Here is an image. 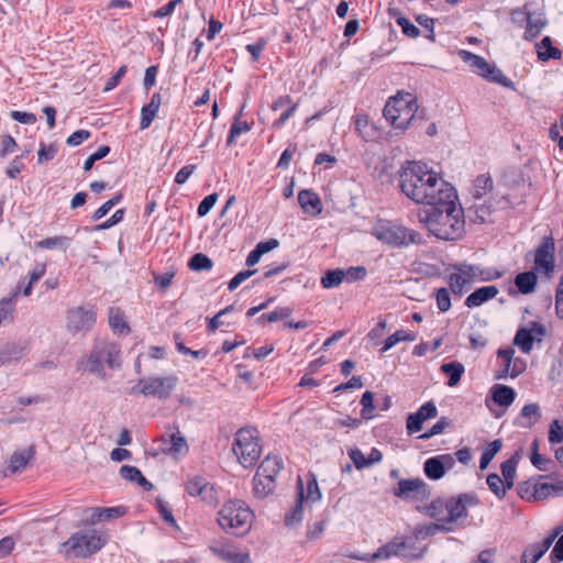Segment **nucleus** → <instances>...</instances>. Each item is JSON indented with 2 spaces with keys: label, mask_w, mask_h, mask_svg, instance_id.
Returning <instances> with one entry per match:
<instances>
[{
  "label": "nucleus",
  "mask_w": 563,
  "mask_h": 563,
  "mask_svg": "<svg viewBox=\"0 0 563 563\" xmlns=\"http://www.w3.org/2000/svg\"><path fill=\"white\" fill-rule=\"evenodd\" d=\"M401 191L412 201L433 207V211H456V189L422 162L407 161L399 172Z\"/></svg>",
  "instance_id": "obj_1"
},
{
  "label": "nucleus",
  "mask_w": 563,
  "mask_h": 563,
  "mask_svg": "<svg viewBox=\"0 0 563 563\" xmlns=\"http://www.w3.org/2000/svg\"><path fill=\"white\" fill-rule=\"evenodd\" d=\"M479 505L475 493H463L448 499L438 498L427 508L428 515L437 520L435 529L452 531L453 525L468 516V508Z\"/></svg>",
  "instance_id": "obj_2"
},
{
  "label": "nucleus",
  "mask_w": 563,
  "mask_h": 563,
  "mask_svg": "<svg viewBox=\"0 0 563 563\" xmlns=\"http://www.w3.org/2000/svg\"><path fill=\"white\" fill-rule=\"evenodd\" d=\"M371 233L377 241L395 249L422 243L420 233L388 219H377L372 225Z\"/></svg>",
  "instance_id": "obj_3"
},
{
  "label": "nucleus",
  "mask_w": 563,
  "mask_h": 563,
  "mask_svg": "<svg viewBox=\"0 0 563 563\" xmlns=\"http://www.w3.org/2000/svg\"><path fill=\"white\" fill-rule=\"evenodd\" d=\"M253 511L242 500L225 503L218 512L217 521L220 528L228 534L243 536L252 527Z\"/></svg>",
  "instance_id": "obj_4"
},
{
  "label": "nucleus",
  "mask_w": 563,
  "mask_h": 563,
  "mask_svg": "<svg viewBox=\"0 0 563 563\" xmlns=\"http://www.w3.org/2000/svg\"><path fill=\"white\" fill-rule=\"evenodd\" d=\"M464 213H426L420 220L442 240L460 239L465 230Z\"/></svg>",
  "instance_id": "obj_5"
},
{
  "label": "nucleus",
  "mask_w": 563,
  "mask_h": 563,
  "mask_svg": "<svg viewBox=\"0 0 563 563\" xmlns=\"http://www.w3.org/2000/svg\"><path fill=\"white\" fill-rule=\"evenodd\" d=\"M232 451L243 467L254 466L262 453L258 431L255 428L238 430Z\"/></svg>",
  "instance_id": "obj_6"
},
{
  "label": "nucleus",
  "mask_w": 563,
  "mask_h": 563,
  "mask_svg": "<svg viewBox=\"0 0 563 563\" xmlns=\"http://www.w3.org/2000/svg\"><path fill=\"white\" fill-rule=\"evenodd\" d=\"M120 354V346L117 343L99 341L89 355L87 368L90 373L104 378L103 366L119 368L121 366Z\"/></svg>",
  "instance_id": "obj_7"
},
{
  "label": "nucleus",
  "mask_w": 563,
  "mask_h": 563,
  "mask_svg": "<svg viewBox=\"0 0 563 563\" xmlns=\"http://www.w3.org/2000/svg\"><path fill=\"white\" fill-rule=\"evenodd\" d=\"M107 542L97 530L89 529L74 533L63 543L67 555L87 558L98 552Z\"/></svg>",
  "instance_id": "obj_8"
},
{
  "label": "nucleus",
  "mask_w": 563,
  "mask_h": 563,
  "mask_svg": "<svg viewBox=\"0 0 563 563\" xmlns=\"http://www.w3.org/2000/svg\"><path fill=\"white\" fill-rule=\"evenodd\" d=\"M494 181L489 174H481L478 175L472 184L470 189V194L473 199L478 200L484 198L486 195L492 194L489 201L487 205H484L488 210L490 209H499L507 210L516 208V203L512 202L509 198V195L493 194Z\"/></svg>",
  "instance_id": "obj_9"
},
{
  "label": "nucleus",
  "mask_w": 563,
  "mask_h": 563,
  "mask_svg": "<svg viewBox=\"0 0 563 563\" xmlns=\"http://www.w3.org/2000/svg\"><path fill=\"white\" fill-rule=\"evenodd\" d=\"M459 55L464 63H468L485 79L506 88H514V82L498 67L488 64L482 56L465 49L460 51Z\"/></svg>",
  "instance_id": "obj_10"
},
{
  "label": "nucleus",
  "mask_w": 563,
  "mask_h": 563,
  "mask_svg": "<svg viewBox=\"0 0 563 563\" xmlns=\"http://www.w3.org/2000/svg\"><path fill=\"white\" fill-rule=\"evenodd\" d=\"M178 384L176 375L165 377H150L139 380L137 385L131 389V394H142L144 396H153L158 399H167Z\"/></svg>",
  "instance_id": "obj_11"
},
{
  "label": "nucleus",
  "mask_w": 563,
  "mask_h": 563,
  "mask_svg": "<svg viewBox=\"0 0 563 563\" xmlns=\"http://www.w3.org/2000/svg\"><path fill=\"white\" fill-rule=\"evenodd\" d=\"M475 271L476 269L473 267V264H468L466 262L449 267L448 284L450 286V290L456 296H463L472 283L475 282Z\"/></svg>",
  "instance_id": "obj_12"
},
{
  "label": "nucleus",
  "mask_w": 563,
  "mask_h": 563,
  "mask_svg": "<svg viewBox=\"0 0 563 563\" xmlns=\"http://www.w3.org/2000/svg\"><path fill=\"white\" fill-rule=\"evenodd\" d=\"M185 489L190 496L199 497L202 503L210 506H216L219 500L216 486L200 475L189 476Z\"/></svg>",
  "instance_id": "obj_13"
},
{
  "label": "nucleus",
  "mask_w": 563,
  "mask_h": 563,
  "mask_svg": "<svg viewBox=\"0 0 563 563\" xmlns=\"http://www.w3.org/2000/svg\"><path fill=\"white\" fill-rule=\"evenodd\" d=\"M534 269L551 278L555 269V244L552 238H543L536 249Z\"/></svg>",
  "instance_id": "obj_14"
},
{
  "label": "nucleus",
  "mask_w": 563,
  "mask_h": 563,
  "mask_svg": "<svg viewBox=\"0 0 563 563\" xmlns=\"http://www.w3.org/2000/svg\"><path fill=\"white\" fill-rule=\"evenodd\" d=\"M545 335L543 324L531 321L527 327L519 328L514 338V344L517 345L522 353L528 354L533 347V342H541Z\"/></svg>",
  "instance_id": "obj_15"
},
{
  "label": "nucleus",
  "mask_w": 563,
  "mask_h": 563,
  "mask_svg": "<svg viewBox=\"0 0 563 563\" xmlns=\"http://www.w3.org/2000/svg\"><path fill=\"white\" fill-rule=\"evenodd\" d=\"M212 554L224 563H252L250 553L233 543L214 541L209 547Z\"/></svg>",
  "instance_id": "obj_16"
},
{
  "label": "nucleus",
  "mask_w": 563,
  "mask_h": 563,
  "mask_svg": "<svg viewBox=\"0 0 563 563\" xmlns=\"http://www.w3.org/2000/svg\"><path fill=\"white\" fill-rule=\"evenodd\" d=\"M96 322V311L90 307H76L67 311L66 327L69 331L90 330Z\"/></svg>",
  "instance_id": "obj_17"
},
{
  "label": "nucleus",
  "mask_w": 563,
  "mask_h": 563,
  "mask_svg": "<svg viewBox=\"0 0 563 563\" xmlns=\"http://www.w3.org/2000/svg\"><path fill=\"white\" fill-rule=\"evenodd\" d=\"M394 495L402 500H418L429 495L428 485L423 479H400Z\"/></svg>",
  "instance_id": "obj_18"
},
{
  "label": "nucleus",
  "mask_w": 563,
  "mask_h": 563,
  "mask_svg": "<svg viewBox=\"0 0 563 563\" xmlns=\"http://www.w3.org/2000/svg\"><path fill=\"white\" fill-rule=\"evenodd\" d=\"M455 459L451 454H441L428 459L423 464V471L429 479L438 481L442 478L446 470L453 468Z\"/></svg>",
  "instance_id": "obj_19"
},
{
  "label": "nucleus",
  "mask_w": 563,
  "mask_h": 563,
  "mask_svg": "<svg viewBox=\"0 0 563 563\" xmlns=\"http://www.w3.org/2000/svg\"><path fill=\"white\" fill-rule=\"evenodd\" d=\"M407 545H408V543L406 540L404 542H389V543L380 547L373 554H362V555L355 554V555H353V558L358 561L375 562L377 560L389 559L393 555L407 556V553L405 552V549L407 548Z\"/></svg>",
  "instance_id": "obj_20"
},
{
  "label": "nucleus",
  "mask_w": 563,
  "mask_h": 563,
  "mask_svg": "<svg viewBox=\"0 0 563 563\" xmlns=\"http://www.w3.org/2000/svg\"><path fill=\"white\" fill-rule=\"evenodd\" d=\"M438 415L437 407L433 401L423 404L417 412L410 413L407 418V430L409 433H416L421 430L426 420L435 418Z\"/></svg>",
  "instance_id": "obj_21"
},
{
  "label": "nucleus",
  "mask_w": 563,
  "mask_h": 563,
  "mask_svg": "<svg viewBox=\"0 0 563 563\" xmlns=\"http://www.w3.org/2000/svg\"><path fill=\"white\" fill-rule=\"evenodd\" d=\"M298 493L294 505L285 515V526L288 528H295L299 526L303 519L305 507L307 504L303 503V483L300 477L297 481Z\"/></svg>",
  "instance_id": "obj_22"
},
{
  "label": "nucleus",
  "mask_w": 563,
  "mask_h": 563,
  "mask_svg": "<svg viewBox=\"0 0 563 563\" xmlns=\"http://www.w3.org/2000/svg\"><path fill=\"white\" fill-rule=\"evenodd\" d=\"M415 104L416 100L412 98L411 95L398 93L397 96L389 98V100L386 102L383 110V114L386 120H397L399 114L395 115V113H399V110H405L408 107Z\"/></svg>",
  "instance_id": "obj_23"
},
{
  "label": "nucleus",
  "mask_w": 563,
  "mask_h": 563,
  "mask_svg": "<svg viewBox=\"0 0 563 563\" xmlns=\"http://www.w3.org/2000/svg\"><path fill=\"white\" fill-rule=\"evenodd\" d=\"M498 294L499 289L496 286H484L470 294L466 297L464 303L467 308L479 307L488 300L495 298Z\"/></svg>",
  "instance_id": "obj_24"
},
{
  "label": "nucleus",
  "mask_w": 563,
  "mask_h": 563,
  "mask_svg": "<svg viewBox=\"0 0 563 563\" xmlns=\"http://www.w3.org/2000/svg\"><path fill=\"white\" fill-rule=\"evenodd\" d=\"M26 353V346L21 343L7 342L0 345V366L21 360Z\"/></svg>",
  "instance_id": "obj_25"
},
{
  "label": "nucleus",
  "mask_w": 563,
  "mask_h": 563,
  "mask_svg": "<svg viewBox=\"0 0 563 563\" xmlns=\"http://www.w3.org/2000/svg\"><path fill=\"white\" fill-rule=\"evenodd\" d=\"M162 104V96L159 92L153 93L151 101L148 104H145L141 109V122H140V129L145 130L147 129L152 122L154 121L159 107Z\"/></svg>",
  "instance_id": "obj_26"
},
{
  "label": "nucleus",
  "mask_w": 563,
  "mask_h": 563,
  "mask_svg": "<svg viewBox=\"0 0 563 563\" xmlns=\"http://www.w3.org/2000/svg\"><path fill=\"white\" fill-rule=\"evenodd\" d=\"M163 452L177 457L188 451L186 439L177 430L169 435L168 440L164 441Z\"/></svg>",
  "instance_id": "obj_27"
},
{
  "label": "nucleus",
  "mask_w": 563,
  "mask_h": 563,
  "mask_svg": "<svg viewBox=\"0 0 563 563\" xmlns=\"http://www.w3.org/2000/svg\"><path fill=\"white\" fill-rule=\"evenodd\" d=\"M563 496V478L553 482L540 483L534 486V497L545 499L548 497Z\"/></svg>",
  "instance_id": "obj_28"
},
{
  "label": "nucleus",
  "mask_w": 563,
  "mask_h": 563,
  "mask_svg": "<svg viewBox=\"0 0 563 563\" xmlns=\"http://www.w3.org/2000/svg\"><path fill=\"white\" fill-rule=\"evenodd\" d=\"M551 541L543 540L528 545L522 553L521 563H537L550 549Z\"/></svg>",
  "instance_id": "obj_29"
},
{
  "label": "nucleus",
  "mask_w": 563,
  "mask_h": 563,
  "mask_svg": "<svg viewBox=\"0 0 563 563\" xmlns=\"http://www.w3.org/2000/svg\"><path fill=\"white\" fill-rule=\"evenodd\" d=\"M526 20H527V26H526V31L523 34V38L526 41L531 42L534 38H537V36L545 27L547 20L542 14L534 18L530 12H526Z\"/></svg>",
  "instance_id": "obj_30"
},
{
  "label": "nucleus",
  "mask_w": 563,
  "mask_h": 563,
  "mask_svg": "<svg viewBox=\"0 0 563 563\" xmlns=\"http://www.w3.org/2000/svg\"><path fill=\"white\" fill-rule=\"evenodd\" d=\"M537 55L541 62L561 59L562 51L553 46L550 36H544L541 42L537 44Z\"/></svg>",
  "instance_id": "obj_31"
},
{
  "label": "nucleus",
  "mask_w": 563,
  "mask_h": 563,
  "mask_svg": "<svg viewBox=\"0 0 563 563\" xmlns=\"http://www.w3.org/2000/svg\"><path fill=\"white\" fill-rule=\"evenodd\" d=\"M541 418L540 407L538 404H528L523 406L520 412V417L516 421V424L530 428Z\"/></svg>",
  "instance_id": "obj_32"
},
{
  "label": "nucleus",
  "mask_w": 563,
  "mask_h": 563,
  "mask_svg": "<svg viewBox=\"0 0 563 563\" xmlns=\"http://www.w3.org/2000/svg\"><path fill=\"white\" fill-rule=\"evenodd\" d=\"M33 455H34V450L32 446H30L25 450L15 451L9 460V465H8L9 470L12 473L21 472L22 470L25 468V466L27 465L30 460L33 457Z\"/></svg>",
  "instance_id": "obj_33"
},
{
  "label": "nucleus",
  "mask_w": 563,
  "mask_h": 563,
  "mask_svg": "<svg viewBox=\"0 0 563 563\" xmlns=\"http://www.w3.org/2000/svg\"><path fill=\"white\" fill-rule=\"evenodd\" d=\"M282 466L283 461L279 456L267 455L260 464L256 474H260V476L269 475V478L276 481V476L280 472Z\"/></svg>",
  "instance_id": "obj_34"
},
{
  "label": "nucleus",
  "mask_w": 563,
  "mask_h": 563,
  "mask_svg": "<svg viewBox=\"0 0 563 563\" xmlns=\"http://www.w3.org/2000/svg\"><path fill=\"white\" fill-rule=\"evenodd\" d=\"M538 283L537 275L533 272L519 273L515 278V285L522 295H528L534 291Z\"/></svg>",
  "instance_id": "obj_35"
},
{
  "label": "nucleus",
  "mask_w": 563,
  "mask_h": 563,
  "mask_svg": "<svg viewBox=\"0 0 563 563\" xmlns=\"http://www.w3.org/2000/svg\"><path fill=\"white\" fill-rule=\"evenodd\" d=\"M276 487V481L269 478V475L260 476V474H255L254 476V494L258 498H265L269 494L274 492Z\"/></svg>",
  "instance_id": "obj_36"
},
{
  "label": "nucleus",
  "mask_w": 563,
  "mask_h": 563,
  "mask_svg": "<svg viewBox=\"0 0 563 563\" xmlns=\"http://www.w3.org/2000/svg\"><path fill=\"white\" fill-rule=\"evenodd\" d=\"M464 371V365L460 362H450L441 366V372L449 377L448 385L450 387L456 386L460 383Z\"/></svg>",
  "instance_id": "obj_37"
},
{
  "label": "nucleus",
  "mask_w": 563,
  "mask_h": 563,
  "mask_svg": "<svg viewBox=\"0 0 563 563\" xmlns=\"http://www.w3.org/2000/svg\"><path fill=\"white\" fill-rule=\"evenodd\" d=\"M516 397L515 390L506 385H497L493 389V400L503 407L510 406Z\"/></svg>",
  "instance_id": "obj_38"
},
{
  "label": "nucleus",
  "mask_w": 563,
  "mask_h": 563,
  "mask_svg": "<svg viewBox=\"0 0 563 563\" xmlns=\"http://www.w3.org/2000/svg\"><path fill=\"white\" fill-rule=\"evenodd\" d=\"M519 462V453H516L510 459L505 461L501 466L503 479L506 483V487L512 488L516 477V468Z\"/></svg>",
  "instance_id": "obj_39"
},
{
  "label": "nucleus",
  "mask_w": 563,
  "mask_h": 563,
  "mask_svg": "<svg viewBox=\"0 0 563 563\" xmlns=\"http://www.w3.org/2000/svg\"><path fill=\"white\" fill-rule=\"evenodd\" d=\"M109 324L110 328L119 334H128L130 331L124 316L119 308L112 307L109 309Z\"/></svg>",
  "instance_id": "obj_40"
},
{
  "label": "nucleus",
  "mask_w": 563,
  "mask_h": 563,
  "mask_svg": "<svg viewBox=\"0 0 563 563\" xmlns=\"http://www.w3.org/2000/svg\"><path fill=\"white\" fill-rule=\"evenodd\" d=\"M298 203L303 210H307L308 207H311L314 211H322L321 200L319 196L312 190H301L298 194Z\"/></svg>",
  "instance_id": "obj_41"
},
{
  "label": "nucleus",
  "mask_w": 563,
  "mask_h": 563,
  "mask_svg": "<svg viewBox=\"0 0 563 563\" xmlns=\"http://www.w3.org/2000/svg\"><path fill=\"white\" fill-rule=\"evenodd\" d=\"M416 338H417L416 334L412 333V332H408V331H404V330H398V331H396L394 334L389 335L385 340L384 345H383L380 352L382 353L387 352L388 350L394 347L399 342H412V341L416 340Z\"/></svg>",
  "instance_id": "obj_42"
},
{
  "label": "nucleus",
  "mask_w": 563,
  "mask_h": 563,
  "mask_svg": "<svg viewBox=\"0 0 563 563\" xmlns=\"http://www.w3.org/2000/svg\"><path fill=\"white\" fill-rule=\"evenodd\" d=\"M322 495L317 482V478L313 474H310L309 479L307 481V486L303 487V503L310 504L316 503L321 499Z\"/></svg>",
  "instance_id": "obj_43"
},
{
  "label": "nucleus",
  "mask_w": 563,
  "mask_h": 563,
  "mask_svg": "<svg viewBox=\"0 0 563 563\" xmlns=\"http://www.w3.org/2000/svg\"><path fill=\"white\" fill-rule=\"evenodd\" d=\"M503 446L501 440L497 439L492 441L483 451L481 460H479V468L482 471L486 470L494 459V456L500 451Z\"/></svg>",
  "instance_id": "obj_44"
},
{
  "label": "nucleus",
  "mask_w": 563,
  "mask_h": 563,
  "mask_svg": "<svg viewBox=\"0 0 563 563\" xmlns=\"http://www.w3.org/2000/svg\"><path fill=\"white\" fill-rule=\"evenodd\" d=\"M70 244V240L66 236L46 238L35 243L38 249L63 250L65 251Z\"/></svg>",
  "instance_id": "obj_45"
},
{
  "label": "nucleus",
  "mask_w": 563,
  "mask_h": 563,
  "mask_svg": "<svg viewBox=\"0 0 563 563\" xmlns=\"http://www.w3.org/2000/svg\"><path fill=\"white\" fill-rule=\"evenodd\" d=\"M486 483L489 489L498 497L503 499L506 496L507 490L505 481L496 473H492L487 475Z\"/></svg>",
  "instance_id": "obj_46"
},
{
  "label": "nucleus",
  "mask_w": 563,
  "mask_h": 563,
  "mask_svg": "<svg viewBox=\"0 0 563 563\" xmlns=\"http://www.w3.org/2000/svg\"><path fill=\"white\" fill-rule=\"evenodd\" d=\"M344 280V273L343 269H333L328 271L322 277H321V286L325 289H331L334 287H338L342 284Z\"/></svg>",
  "instance_id": "obj_47"
},
{
  "label": "nucleus",
  "mask_w": 563,
  "mask_h": 563,
  "mask_svg": "<svg viewBox=\"0 0 563 563\" xmlns=\"http://www.w3.org/2000/svg\"><path fill=\"white\" fill-rule=\"evenodd\" d=\"M417 109V104L410 106L407 109L399 110V113H395V115L399 114L397 120H387L390 124L396 129H407L410 124V121L413 119V110Z\"/></svg>",
  "instance_id": "obj_48"
},
{
  "label": "nucleus",
  "mask_w": 563,
  "mask_h": 563,
  "mask_svg": "<svg viewBox=\"0 0 563 563\" xmlns=\"http://www.w3.org/2000/svg\"><path fill=\"white\" fill-rule=\"evenodd\" d=\"M188 266L195 272L209 271L212 267V261L207 255L197 253L190 258Z\"/></svg>",
  "instance_id": "obj_49"
},
{
  "label": "nucleus",
  "mask_w": 563,
  "mask_h": 563,
  "mask_svg": "<svg viewBox=\"0 0 563 563\" xmlns=\"http://www.w3.org/2000/svg\"><path fill=\"white\" fill-rule=\"evenodd\" d=\"M13 297L3 298L0 300V325L2 323H8L13 320Z\"/></svg>",
  "instance_id": "obj_50"
},
{
  "label": "nucleus",
  "mask_w": 563,
  "mask_h": 563,
  "mask_svg": "<svg viewBox=\"0 0 563 563\" xmlns=\"http://www.w3.org/2000/svg\"><path fill=\"white\" fill-rule=\"evenodd\" d=\"M251 129L252 125L247 121H233L230 128L227 145H232L234 143L235 137H238L243 132H249Z\"/></svg>",
  "instance_id": "obj_51"
},
{
  "label": "nucleus",
  "mask_w": 563,
  "mask_h": 563,
  "mask_svg": "<svg viewBox=\"0 0 563 563\" xmlns=\"http://www.w3.org/2000/svg\"><path fill=\"white\" fill-rule=\"evenodd\" d=\"M473 267L476 269L474 273L475 280L490 282L503 276V274L495 268H483L478 265H473Z\"/></svg>",
  "instance_id": "obj_52"
},
{
  "label": "nucleus",
  "mask_w": 563,
  "mask_h": 563,
  "mask_svg": "<svg viewBox=\"0 0 563 563\" xmlns=\"http://www.w3.org/2000/svg\"><path fill=\"white\" fill-rule=\"evenodd\" d=\"M374 395L372 391L367 390L363 394L361 398V405H362V417L364 419H371L373 418V411L375 409L374 407Z\"/></svg>",
  "instance_id": "obj_53"
},
{
  "label": "nucleus",
  "mask_w": 563,
  "mask_h": 563,
  "mask_svg": "<svg viewBox=\"0 0 563 563\" xmlns=\"http://www.w3.org/2000/svg\"><path fill=\"white\" fill-rule=\"evenodd\" d=\"M437 307L441 312H446L451 309V297L448 288H440L435 292Z\"/></svg>",
  "instance_id": "obj_54"
},
{
  "label": "nucleus",
  "mask_w": 563,
  "mask_h": 563,
  "mask_svg": "<svg viewBox=\"0 0 563 563\" xmlns=\"http://www.w3.org/2000/svg\"><path fill=\"white\" fill-rule=\"evenodd\" d=\"M451 424L450 419L446 417H442L438 420L437 423H434L431 429H429L427 432L421 434L419 438L422 440H428L437 434H440L444 431L445 428H448Z\"/></svg>",
  "instance_id": "obj_55"
},
{
  "label": "nucleus",
  "mask_w": 563,
  "mask_h": 563,
  "mask_svg": "<svg viewBox=\"0 0 563 563\" xmlns=\"http://www.w3.org/2000/svg\"><path fill=\"white\" fill-rule=\"evenodd\" d=\"M344 273V279H346L350 283L363 280L366 275V268L364 266H351L347 269H343Z\"/></svg>",
  "instance_id": "obj_56"
},
{
  "label": "nucleus",
  "mask_w": 563,
  "mask_h": 563,
  "mask_svg": "<svg viewBox=\"0 0 563 563\" xmlns=\"http://www.w3.org/2000/svg\"><path fill=\"white\" fill-rule=\"evenodd\" d=\"M57 153V146L55 144L46 145L44 143L40 144V150L37 153V161L40 164L52 161Z\"/></svg>",
  "instance_id": "obj_57"
},
{
  "label": "nucleus",
  "mask_w": 563,
  "mask_h": 563,
  "mask_svg": "<svg viewBox=\"0 0 563 563\" xmlns=\"http://www.w3.org/2000/svg\"><path fill=\"white\" fill-rule=\"evenodd\" d=\"M292 310L288 307H280L267 314H262L260 319L267 320L268 322H275L282 319L290 317Z\"/></svg>",
  "instance_id": "obj_58"
},
{
  "label": "nucleus",
  "mask_w": 563,
  "mask_h": 563,
  "mask_svg": "<svg viewBox=\"0 0 563 563\" xmlns=\"http://www.w3.org/2000/svg\"><path fill=\"white\" fill-rule=\"evenodd\" d=\"M397 24L401 27L402 33L408 37L415 38L420 34L419 29L405 16H399L397 19Z\"/></svg>",
  "instance_id": "obj_59"
},
{
  "label": "nucleus",
  "mask_w": 563,
  "mask_h": 563,
  "mask_svg": "<svg viewBox=\"0 0 563 563\" xmlns=\"http://www.w3.org/2000/svg\"><path fill=\"white\" fill-rule=\"evenodd\" d=\"M549 442L551 444L563 443V427L559 420H554L550 426Z\"/></svg>",
  "instance_id": "obj_60"
},
{
  "label": "nucleus",
  "mask_w": 563,
  "mask_h": 563,
  "mask_svg": "<svg viewBox=\"0 0 563 563\" xmlns=\"http://www.w3.org/2000/svg\"><path fill=\"white\" fill-rule=\"evenodd\" d=\"M256 273V269H247L238 273L228 284V288L230 291L235 290L243 282L249 279Z\"/></svg>",
  "instance_id": "obj_61"
},
{
  "label": "nucleus",
  "mask_w": 563,
  "mask_h": 563,
  "mask_svg": "<svg viewBox=\"0 0 563 563\" xmlns=\"http://www.w3.org/2000/svg\"><path fill=\"white\" fill-rule=\"evenodd\" d=\"M349 455L357 470L369 467L367 457L363 454L360 449H353L349 452Z\"/></svg>",
  "instance_id": "obj_62"
},
{
  "label": "nucleus",
  "mask_w": 563,
  "mask_h": 563,
  "mask_svg": "<svg viewBox=\"0 0 563 563\" xmlns=\"http://www.w3.org/2000/svg\"><path fill=\"white\" fill-rule=\"evenodd\" d=\"M126 70H128V67L125 65H122L117 70V73L107 80L103 91H110V90L114 89L119 85L121 79L125 76Z\"/></svg>",
  "instance_id": "obj_63"
},
{
  "label": "nucleus",
  "mask_w": 563,
  "mask_h": 563,
  "mask_svg": "<svg viewBox=\"0 0 563 563\" xmlns=\"http://www.w3.org/2000/svg\"><path fill=\"white\" fill-rule=\"evenodd\" d=\"M550 560L552 563H559L563 561V534L558 539L553 550L550 553Z\"/></svg>",
  "instance_id": "obj_64"
}]
</instances>
